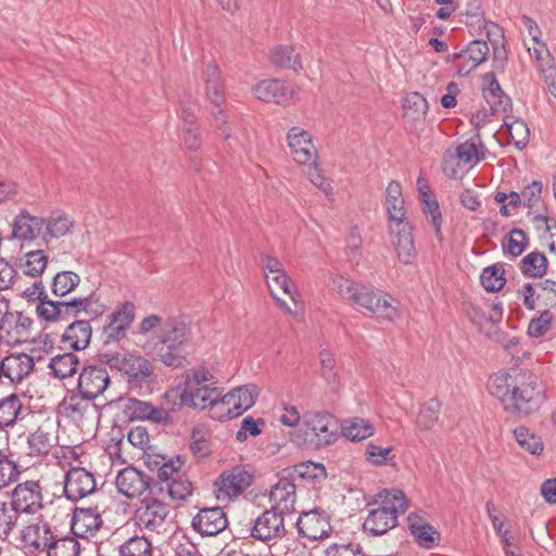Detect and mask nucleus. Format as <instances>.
<instances>
[{
    "label": "nucleus",
    "mask_w": 556,
    "mask_h": 556,
    "mask_svg": "<svg viewBox=\"0 0 556 556\" xmlns=\"http://www.w3.org/2000/svg\"><path fill=\"white\" fill-rule=\"evenodd\" d=\"M490 394L497 397L505 412L518 417H527L538 412L546 400L539 377L531 370L510 368L490 376Z\"/></svg>",
    "instance_id": "1"
},
{
    "label": "nucleus",
    "mask_w": 556,
    "mask_h": 556,
    "mask_svg": "<svg viewBox=\"0 0 556 556\" xmlns=\"http://www.w3.org/2000/svg\"><path fill=\"white\" fill-rule=\"evenodd\" d=\"M330 287L343 300L367 309L378 319L393 321L400 317L399 302L390 294L371 286L356 282L344 276H334Z\"/></svg>",
    "instance_id": "2"
},
{
    "label": "nucleus",
    "mask_w": 556,
    "mask_h": 556,
    "mask_svg": "<svg viewBox=\"0 0 556 556\" xmlns=\"http://www.w3.org/2000/svg\"><path fill=\"white\" fill-rule=\"evenodd\" d=\"M372 504L379 506L368 511L363 523L364 531L372 536L383 535L394 529L397 526L399 516L403 515L409 506L408 498L399 489L379 491Z\"/></svg>",
    "instance_id": "3"
},
{
    "label": "nucleus",
    "mask_w": 556,
    "mask_h": 556,
    "mask_svg": "<svg viewBox=\"0 0 556 556\" xmlns=\"http://www.w3.org/2000/svg\"><path fill=\"white\" fill-rule=\"evenodd\" d=\"M190 327L182 317L166 318L157 336L147 344L150 353L159 358L165 366L178 368L182 366V345L189 340Z\"/></svg>",
    "instance_id": "4"
},
{
    "label": "nucleus",
    "mask_w": 556,
    "mask_h": 556,
    "mask_svg": "<svg viewBox=\"0 0 556 556\" xmlns=\"http://www.w3.org/2000/svg\"><path fill=\"white\" fill-rule=\"evenodd\" d=\"M338 434V420L332 414L307 412L296 434V443L307 448H320L334 443Z\"/></svg>",
    "instance_id": "5"
},
{
    "label": "nucleus",
    "mask_w": 556,
    "mask_h": 556,
    "mask_svg": "<svg viewBox=\"0 0 556 556\" xmlns=\"http://www.w3.org/2000/svg\"><path fill=\"white\" fill-rule=\"evenodd\" d=\"M48 305L50 308L40 306L43 320L48 323L68 320L72 317H77L80 313H85L90 319H97L106 309L96 292L86 296H75L68 301L48 303Z\"/></svg>",
    "instance_id": "6"
},
{
    "label": "nucleus",
    "mask_w": 556,
    "mask_h": 556,
    "mask_svg": "<svg viewBox=\"0 0 556 556\" xmlns=\"http://www.w3.org/2000/svg\"><path fill=\"white\" fill-rule=\"evenodd\" d=\"M155 496H146L139 502L135 510V521L140 528L160 533L169 514V508L166 503Z\"/></svg>",
    "instance_id": "7"
},
{
    "label": "nucleus",
    "mask_w": 556,
    "mask_h": 556,
    "mask_svg": "<svg viewBox=\"0 0 556 556\" xmlns=\"http://www.w3.org/2000/svg\"><path fill=\"white\" fill-rule=\"evenodd\" d=\"M111 384V378L106 368L102 365L84 366L77 380V391L86 399L97 401L103 396Z\"/></svg>",
    "instance_id": "8"
},
{
    "label": "nucleus",
    "mask_w": 556,
    "mask_h": 556,
    "mask_svg": "<svg viewBox=\"0 0 556 556\" xmlns=\"http://www.w3.org/2000/svg\"><path fill=\"white\" fill-rule=\"evenodd\" d=\"M42 500V488L39 481L28 480L13 489L9 503L20 516L23 513L33 515L43 507Z\"/></svg>",
    "instance_id": "9"
},
{
    "label": "nucleus",
    "mask_w": 556,
    "mask_h": 556,
    "mask_svg": "<svg viewBox=\"0 0 556 556\" xmlns=\"http://www.w3.org/2000/svg\"><path fill=\"white\" fill-rule=\"evenodd\" d=\"M136 306L126 301L116 306L109 317V323L103 327L102 336L104 344L118 342L126 337V332L135 319Z\"/></svg>",
    "instance_id": "10"
},
{
    "label": "nucleus",
    "mask_w": 556,
    "mask_h": 556,
    "mask_svg": "<svg viewBox=\"0 0 556 556\" xmlns=\"http://www.w3.org/2000/svg\"><path fill=\"white\" fill-rule=\"evenodd\" d=\"M287 142L293 160L300 165H316L318 153L312 135L300 128L291 127L287 132Z\"/></svg>",
    "instance_id": "11"
},
{
    "label": "nucleus",
    "mask_w": 556,
    "mask_h": 556,
    "mask_svg": "<svg viewBox=\"0 0 556 556\" xmlns=\"http://www.w3.org/2000/svg\"><path fill=\"white\" fill-rule=\"evenodd\" d=\"M285 514L273 509H266L254 521L251 528V536L262 542L281 539L286 534Z\"/></svg>",
    "instance_id": "12"
},
{
    "label": "nucleus",
    "mask_w": 556,
    "mask_h": 556,
    "mask_svg": "<svg viewBox=\"0 0 556 556\" xmlns=\"http://www.w3.org/2000/svg\"><path fill=\"white\" fill-rule=\"evenodd\" d=\"M253 481V476L241 466L225 470L215 482L217 497L232 498L247 490Z\"/></svg>",
    "instance_id": "13"
},
{
    "label": "nucleus",
    "mask_w": 556,
    "mask_h": 556,
    "mask_svg": "<svg viewBox=\"0 0 556 556\" xmlns=\"http://www.w3.org/2000/svg\"><path fill=\"white\" fill-rule=\"evenodd\" d=\"M296 501V484L292 477L283 469L279 473L278 481L271 486L269 502L271 508L280 514L290 515L294 511Z\"/></svg>",
    "instance_id": "14"
},
{
    "label": "nucleus",
    "mask_w": 556,
    "mask_h": 556,
    "mask_svg": "<svg viewBox=\"0 0 556 556\" xmlns=\"http://www.w3.org/2000/svg\"><path fill=\"white\" fill-rule=\"evenodd\" d=\"M296 529L301 536L311 541L323 540L332 531L328 514L318 509L302 513L298 518Z\"/></svg>",
    "instance_id": "15"
},
{
    "label": "nucleus",
    "mask_w": 556,
    "mask_h": 556,
    "mask_svg": "<svg viewBox=\"0 0 556 556\" xmlns=\"http://www.w3.org/2000/svg\"><path fill=\"white\" fill-rule=\"evenodd\" d=\"M96 490V478L83 467H72L64 476V494L72 502H77Z\"/></svg>",
    "instance_id": "16"
},
{
    "label": "nucleus",
    "mask_w": 556,
    "mask_h": 556,
    "mask_svg": "<svg viewBox=\"0 0 556 556\" xmlns=\"http://www.w3.org/2000/svg\"><path fill=\"white\" fill-rule=\"evenodd\" d=\"M201 79L210 105L226 104V85L222 71L214 60L204 61Z\"/></svg>",
    "instance_id": "17"
},
{
    "label": "nucleus",
    "mask_w": 556,
    "mask_h": 556,
    "mask_svg": "<svg viewBox=\"0 0 556 556\" xmlns=\"http://www.w3.org/2000/svg\"><path fill=\"white\" fill-rule=\"evenodd\" d=\"M108 404H98L92 399H86L81 392L72 393L65 396L59 405L62 414L73 421H83L92 414L101 415Z\"/></svg>",
    "instance_id": "18"
},
{
    "label": "nucleus",
    "mask_w": 556,
    "mask_h": 556,
    "mask_svg": "<svg viewBox=\"0 0 556 556\" xmlns=\"http://www.w3.org/2000/svg\"><path fill=\"white\" fill-rule=\"evenodd\" d=\"M123 413L130 421L148 420L157 425L173 424V418L168 415V412L165 410V407H155L150 402L135 397L127 399Z\"/></svg>",
    "instance_id": "19"
},
{
    "label": "nucleus",
    "mask_w": 556,
    "mask_h": 556,
    "mask_svg": "<svg viewBox=\"0 0 556 556\" xmlns=\"http://www.w3.org/2000/svg\"><path fill=\"white\" fill-rule=\"evenodd\" d=\"M257 388L255 384H244L228 392L220 399V405L227 406L226 416L233 419L250 409L256 401Z\"/></svg>",
    "instance_id": "20"
},
{
    "label": "nucleus",
    "mask_w": 556,
    "mask_h": 556,
    "mask_svg": "<svg viewBox=\"0 0 556 556\" xmlns=\"http://www.w3.org/2000/svg\"><path fill=\"white\" fill-rule=\"evenodd\" d=\"M115 483L119 493L134 498L147 490L151 492L152 478L134 466H128L118 472Z\"/></svg>",
    "instance_id": "21"
},
{
    "label": "nucleus",
    "mask_w": 556,
    "mask_h": 556,
    "mask_svg": "<svg viewBox=\"0 0 556 556\" xmlns=\"http://www.w3.org/2000/svg\"><path fill=\"white\" fill-rule=\"evenodd\" d=\"M253 93L263 102L287 105L291 103L294 90L287 81L265 79L253 87Z\"/></svg>",
    "instance_id": "22"
},
{
    "label": "nucleus",
    "mask_w": 556,
    "mask_h": 556,
    "mask_svg": "<svg viewBox=\"0 0 556 556\" xmlns=\"http://www.w3.org/2000/svg\"><path fill=\"white\" fill-rule=\"evenodd\" d=\"M193 529L202 536H213L227 527V517L223 508H202L192 519Z\"/></svg>",
    "instance_id": "23"
},
{
    "label": "nucleus",
    "mask_w": 556,
    "mask_h": 556,
    "mask_svg": "<svg viewBox=\"0 0 556 556\" xmlns=\"http://www.w3.org/2000/svg\"><path fill=\"white\" fill-rule=\"evenodd\" d=\"M0 321V332H4L15 342L28 341L34 320L22 312H11L10 302L7 304V313Z\"/></svg>",
    "instance_id": "24"
},
{
    "label": "nucleus",
    "mask_w": 556,
    "mask_h": 556,
    "mask_svg": "<svg viewBox=\"0 0 556 556\" xmlns=\"http://www.w3.org/2000/svg\"><path fill=\"white\" fill-rule=\"evenodd\" d=\"M34 366V358L26 353L10 354L0 361L2 379H7L9 384L20 383Z\"/></svg>",
    "instance_id": "25"
},
{
    "label": "nucleus",
    "mask_w": 556,
    "mask_h": 556,
    "mask_svg": "<svg viewBox=\"0 0 556 556\" xmlns=\"http://www.w3.org/2000/svg\"><path fill=\"white\" fill-rule=\"evenodd\" d=\"M55 535V530H53L50 523L42 517H40L37 522L22 530V540L31 548V552L47 553L48 545L50 542L52 543Z\"/></svg>",
    "instance_id": "26"
},
{
    "label": "nucleus",
    "mask_w": 556,
    "mask_h": 556,
    "mask_svg": "<svg viewBox=\"0 0 556 556\" xmlns=\"http://www.w3.org/2000/svg\"><path fill=\"white\" fill-rule=\"evenodd\" d=\"M56 442L52 422L46 421L27 435L26 454L30 457L47 456Z\"/></svg>",
    "instance_id": "27"
},
{
    "label": "nucleus",
    "mask_w": 556,
    "mask_h": 556,
    "mask_svg": "<svg viewBox=\"0 0 556 556\" xmlns=\"http://www.w3.org/2000/svg\"><path fill=\"white\" fill-rule=\"evenodd\" d=\"M103 520L97 508H75L71 521V529L75 536H93L102 526Z\"/></svg>",
    "instance_id": "28"
},
{
    "label": "nucleus",
    "mask_w": 556,
    "mask_h": 556,
    "mask_svg": "<svg viewBox=\"0 0 556 556\" xmlns=\"http://www.w3.org/2000/svg\"><path fill=\"white\" fill-rule=\"evenodd\" d=\"M153 375L154 367L149 359L137 354H128V363L122 376L129 386L141 387L151 381Z\"/></svg>",
    "instance_id": "29"
},
{
    "label": "nucleus",
    "mask_w": 556,
    "mask_h": 556,
    "mask_svg": "<svg viewBox=\"0 0 556 556\" xmlns=\"http://www.w3.org/2000/svg\"><path fill=\"white\" fill-rule=\"evenodd\" d=\"M45 218L33 216L26 210L20 212L12 224V236L17 240L31 241L40 236Z\"/></svg>",
    "instance_id": "30"
},
{
    "label": "nucleus",
    "mask_w": 556,
    "mask_h": 556,
    "mask_svg": "<svg viewBox=\"0 0 556 556\" xmlns=\"http://www.w3.org/2000/svg\"><path fill=\"white\" fill-rule=\"evenodd\" d=\"M386 206L391 223L390 230L393 232L394 226H401L406 219L402 187L400 182L395 180H392L387 187Z\"/></svg>",
    "instance_id": "31"
},
{
    "label": "nucleus",
    "mask_w": 556,
    "mask_h": 556,
    "mask_svg": "<svg viewBox=\"0 0 556 556\" xmlns=\"http://www.w3.org/2000/svg\"><path fill=\"white\" fill-rule=\"evenodd\" d=\"M92 328L89 320L71 323L62 334V342L74 351H84L90 344Z\"/></svg>",
    "instance_id": "32"
},
{
    "label": "nucleus",
    "mask_w": 556,
    "mask_h": 556,
    "mask_svg": "<svg viewBox=\"0 0 556 556\" xmlns=\"http://www.w3.org/2000/svg\"><path fill=\"white\" fill-rule=\"evenodd\" d=\"M185 400H188L190 407L194 409H205L214 405L220 404V390L216 387L204 384L203 387L182 388Z\"/></svg>",
    "instance_id": "33"
},
{
    "label": "nucleus",
    "mask_w": 556,
    "mask_h": 556,
    "mask_svg": "<svg viewBox=\"0 0 556 556\" xmlns=\"http://www.w3.org/2000/svg\"><path fill=\"white\" fill-rule=\"evenodd\" d=\"M285 469L287 470V475L291 476L294 482L300 480L315 484L324 481L327 477L324 465L313 462L300 463Z\"/></svg>",
    "instance_id": "34"
},
{
    "label": "nucleus",
    "mask_w": 556,
    "mask_h": 556,
    "mask_svg": "<svg viewBox=\"0 0 556 556\" xmlns=\"http://www.w3.org/2000/svg\"><path fill=\"white\" fill-rule=\"evenodd\" d=\"M418 516L414 513L407 517L408 528L416 542L424 548H432L440 542L439 532L429 523L418 522Z\"/></svg>",
    "instance_id": "35"
},
{
    "label": "nucleus",
    "mask_w": 556,
    "mask_h": 556,
    "mask_svg": "<svg viewBox=\"0 0 556 556\" xmlns=\"http://www.w3.org/2000/svg\"><path fill=\"white\" fill-rule=\"evenodd\" d=\"M485 79L489 81V87L483 90L484 99L490 103L491 110L508 111L511 109V99L504 93L494 73L485 74Z\"/></svg>",
    "instance_id": "36"
},
{
    "label": "nucleus",
    "mask_w": 556,
    "mask_h": 556,
    "mask_svg": "<svg viewBox=\"0 0 556 556\" xmlns=\"http://www.w3.org/2000/svg\"><path fill=\"white\" fill-rule=\"evenodd\" d=\"M159 457L162 465L155 470L156 479L152 478L151 495H161L164 492V488L167 485V483L170 482L173 478H176L177 475H179L181 466L179 459L177 460L179 464L176 465L173 459H167L165 456Z\"/></svg>",
    "instance_id": "37"
},
{
    "label": "nucleus",
    "mask_w": 556,
    "mask_h": 556,
    "mask_svg": "<svg viewBox=\"0 0 556 556\" xmlns=\"http://www.w3.org/2000/svg\"><path fill=\"white\" fill-rule=\"evenodd\" d=\"M396 227L399 229L394 244L397 257L402 263L410 264L415 256V245L412 229L408 223H403L401 226Z\"/></svg>",
    "instance_id": "38"
},
{
    "label": "nucleus",
    "mask_w": 556,
    "mask_h": 556,
    "mask_svg": "<svg viewBox=\"0 0 556 556\" xmlns=\"http://www.w3.org/2000/svg\"><path fill=\"white\" fill-rule=\"evenodd\" d=\"M548 261L544 253L533 251L527 254L519 264L523 276L530 278H542L547 273Z\"/></svg>",
    "instance_id": "39"
},
{
    "label": "nucleus",
    "mask_w": 556,
    "mask_h": 556,
    "mask_svg": "<svg viewBox=\"0 0 556 556\" xmlns=\"http://www.w3.org/2000/svg\"><path fill=\"white\" fill-rule=\"evenodd\" d=\"M79 358L76 354L68 352L55 355L51 358L49 368L54 377L65 379L73 376L77 371Z\"/></svg>",
    "instance_id": "40"
},
{
    "label": "nucleus",
    "mask_w": 556,
    "mask_h": 556,
    "mask_svg": "<svg viewBox=\"0 0 556 556\" xmlns=\"http://www.w3.org/2000/svg\"><path fill=\"white\" fill-rule=\"evenodd\" d=\"M23 412L20 396L12 393L0 400V428L13 426Z\"/></svg>",
    "instance_id": "41"
},
{
    "label": "nucleus",
    "mask_w": 556,
    "mask_h": 556,
    "mask_svg": "<svg viewBox=\"0 0 556 556\" xmlns=\"http://www.w3.org/2000/svg\"><path fill=\"white\" fill-rule=\"evenodd\" d=\"M270 61L274 65L292 70H302L300 55L295 53L293 46H278L270 52Z\"/></svg>",
    "instance_id": "42"
},
{
    "label": "nucleus",
    "mask_w": 556,
    "mask_h": 556,
    "mask_svg": "<svg viewBox=\"0 0 556 556\" xmlns=\"http://www.w3.org/2000/svg\"><path fill=\"white\" fill-rule=\"evenodd\" d=\"M504 125L507 128L509 141L519 150H522L529 142L530 130L528 125L520 118L506 116Z\"/></svg>",
    "instance_id": "43"
},
{
    "label": "nucleus",
    "mask_w": 556,
    "mask_h": 556,
    "mask_svg": "<svg viewBox=\"0 0 556 556\" xmlns=\"http://www.w3.org/2000/svg\"><path fill=\"white\" fill-rule=\"evenodd\" d=\"M47 556H79L80 544L73 536L55 535L52 543L48 545Z\"/></svg>",
    "instance_id": "44"
},
{
    "label": "nucleus",
    "mask_w": 556,
    "mask_h": 556,
    "mask_svg": "<svg viewBox=\"0 0 556 556\" xmlns=\"http://www.w3.org/2000/svg\"><path fill=\"white\" fill-rule=\"evenodd\" d=\"M504 273L505 270L501 264H494L485 267L480 275L481 286L488 292H497L502 290L506 283Z\"/></svg>",
    "instance_id": "45"
},
{
    "label": "nucleus",
    "mask_w": 556,
    "mask_h": 556,
    "mask_svg": "<svg viewBox=\"0 0 556 556\" xmlns=\"http://www.w3.org/2000/svg\"><path fill=\"white\" fill-rule=\"evenodd\" d=\"M80 283V277L74 271L64 270L54 275L52 280V293L56 296H65L74 291Z\"/></svg>",
    "instance_id": "46"
},
{
    "label": "nucleus",
    "mask_w": 556,
    "mask_h": 556,
    "mask_svg": "<svg viewBox=\"0 0 556 556\" xmlns=\"http://www.w3.org/2000/svg\"><path fill=\"white\" fill-rule=\"evenodd\" d=\"M320 375L327 382L332 392H337L340 387L339 376L336 370V359L328 350L319 352Z\"/></svg>",
    "instance_id": "47"
},
{
    "label": "nucleus",
    "mask_w": 556,
    "mask_h": 556,
    "mask_svg": "<svg viewBox=\"0 0 556 556\" xmlns=\"http://www.w3.org/2000/svg\"><path fill=\"white\" fill-rule=\"evenodd\" d=\"M374 426L363 418H352L346 420L342 427V433L351 441H362L374 433Z\"/></svg>",
    "instance_id": "48"
},
{
    "label": "nucleus",
    "mask_w": 556,
    "mask_h": 556,
    "mask_svg": "<svg viewBox=\"0 0 556 556\" xmlns=\"http://www.w3.org/2000/svg\"><path fill=\"white\" fill-rule=\"evenodd\" d=\"M118 556H152L151 542L144 535H135L119 546Z\"/></svg>",
    "instance_id": "49"
},
{
    "label": "nucleus",
    "mask_w": 556,
    "mask_h": 556,
    "mask_svg": "<svg viewBox=\"0 0 556 556\" xmlns=\"http://www.w3.org/2000/svg\"><path fill=\"white\" fill-rule=\"evenodd\" d=\"M441 410V403L438 399H430L425 404L421 405L418 416H417V427L420 430H429L431 429L435 422L439 420V415Z\"/></svg>",
    "instance_id": "50"
},
{
    "label": "nucleus",
    "mask_w": 556,
    "mask_h": 556,
    "mask_svg": "<svg viewBox=\"0 0 556 556\" xmlns=\"http://www.w3.org/2000/svg\"><path fill=\"white\" fill-rule=\"evenodd\" d=\"M529 244L527 233L519 228H514L503 241V251L513 257L520 256Z\"/></svg>",
    "instance_id": "51"
},
{
    "label": "nucleus",
    "mask_w": 556,
    "mask_h": 556,
    "mask_svg": "<svg viewBox=\"0 0 556 556\" xmlns=\"http://www.w3.org/2000/svg\"><path fill=\"white\" fill-rule=\"evenodd\" d=\"M404 114L415 121H421L428 112V102L425 97L418 92H412L404 99Z\"/></svg>",
    "instance_id": "52"
},
{
    "label": "nucleus",
    "mask_w": 556,
    "mask_h": 556,
    "mask_svg": "<svg viewBox=\"0 0 556 556\" xmlns=\"http://www.w3.org/2000/svg\"><path fill=\"white\" fill-rule=\"evenodd\" d=\"M22 267L24 274L30 277H39L48 264V257L42 250L27 252Z\"/></svg>",
    "instance_id": "53"
},
{
    "label": "nucleus",
    "mask_w": 556,
    "mask_h": 556,
    "mask_svg": "<svg viewBox=\"0 0 556 556\" xmlns=\"http://www.w3.org/2000/svg\"><path fill=\"white\" fill-rule=\"evenodd\" d=\"M517 443L532 455H540L543 452V442L540 437L530 432L526 427H518L514 430Z\"/></svg>",
    "instance_id": "54"
},
{
    "label": "nucleus",
    "mask_w": 556,
    "mask_h": 556,
    "mask_svg": "<svg viewBox=\"0 0 556 556\" xmlns=\"http://www.w3.org/2000/svg\"><path fill=\"white\" fill-rule=\"evenodd\" d=\"M73 225V219L65 213L52 215L47 220L45 219L46 231L51 238H61L67 235Z\"/></svg>",
    "instance_id": "55"
},
{
    "label": "nucleus",
    "mask_w": 556,
    "mask_h": 556,
    "mask_svg": "<svg viewBox=\"0 0 556 556\" xmlns=\"http://www.w3.org/2000/svg\"><path fill=\"white\" fill-rule=\"evenodd\" d=\"M21 472L22 470L12 455L0 450V488L16 481Z\"/></svg>",
    "instance_id": "56"
},
{
    "label": "nucleus",
    "mask_w": 556,
    "mask_h": 556,
    "mask_svg": "<svg viewBox=\"0 0 556 556\" xmlns=\"http://www.w3.org/2000/svg\"><path fill=\"white\" fill-rule=\"evenodd\" d=\"M20 515L9 502L0 501V539L5 540L14 529Z\"/></svg>",
    "instance_id": "57"
},
{
    "label": "nucleus",
    "mask_w": 556,
    "mask_h": 556,
    "mask_svg": "<svg viewBox=\"0 0 556 556\" xmlns=\"http://www.w3.org/2000/svg\"><path fill=\"white\" fill-rule=\"evenodd\" d=\"M164 491L174 501H185L192 493V484L179 473L167 483Z\"/></svg>",
    "instance_id": "58"
},
{
    "label": "nucleus",
    "mask_w": 556,
    "mask_h": 556,
    "mask_svg": "<svg viewBox=\"0 0 556 556\" xmlns=\"http://www.w3.org/2000/svg\"><path fill=\"white\" fill-rule=\"evenodd\" d=\"M465 52H467V56L472 63L471 67L465 71V73L467 74L472 68H476L478 65L482 64L486 60L490 53V49L486 41L482 39H476L472 40L467 46Z\"/></svg>",
    "instance_id": "59"
},
{
    "label": "nucleus",
    "mask_w": 556,
    "mask_h": 556,
    "mask_svg": "<svg viewBox=\"0 0 556 556\" xmlns=\"http://www.w3.org/2000/svg\"><path fill=\"white\" fill-rule=\"evenodd\" d=\"M190 451L198 459H204L211 454V442L204 437L203 431L195 427L191 431Z\"/></svg>",
    "instance_id": "60"
},
{
    "label": "nucleus",
    "mask_w": 556,
    "mask_h": 556,
    "mask_svg": "<svg viewBox=\"0 0 556 556\" xmlns=\"http://www.w3.org/2000/svg\"><path fill=\"white\" fill-rule=\"evenodd\" d=\"M456 156L465 164H476L484 159V152H480L478 150L477 142L473 139H470L457 146Z\"/></svg>",
    "instance_id": "61"
},
{
    "label": "nucleus",
    "mask_w": 556,
    "mask_h": 556,
    "mask_svg": "<svg viewBox=\"0 0 556 556\" xmlns=\"http://www.w3.org/2000/svg\"><path fill=\"white\" fill-rule=\"evenodd\" d=\"M23 293L28 301L38 300L39 303L36 307V312L41 319H43V315L40 313V311L42 309L40 306H43V308H50L48 303L56 302L49 299L41 280L35 281L31 288L26 289Z\"/></svg>",
    "instance_id": "62"
},
{
    "label": "nucleus",
    "mask_w": 556,
    "mask_h": 556,
    "mask_svg": "<svg viewBox=\"0 0 556 556\" xmlns=\"http://www.w3.org/2000/svg\"><path fill=\"white\" fill-rule=\"evenodd\" d=\"M216 383L215 377L204 367L194 368L185 374V387H203L210 384L214 387Z\"/></svg>",
    "instance_id": "63"
},
{
    "label": "nucleus",
    "mask_w": 556,
    "mask_h": 556,
    "mask_svg": "<svg viewBox=\"0 0 556 556\" xmlns=\"http://www.w3.org/2000/svg\"><path fill=\"white\" fill-rule=\"evenodd\" d=\"M553 314L549 309H544L539 317L531 319L528 325V334L533 338L544 336L551 328Z\"/></svg>",
    "instance_id": "64"
}]
</instances>
